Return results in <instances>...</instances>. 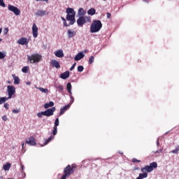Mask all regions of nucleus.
<instances>
[{"instance_id": "1", "label": "nucleus", "mask_w": 179, "mask_h": 179, "mask_svg": "<svg viewBox=\"0 0 179 179\" xmlns=\"http://www.w3.org/2000/svg\"><path fill=\"white\" fill-rule=\"evenodd\" d=\"M66 13L67 14L66 19L70 22L68 24L66 20L63 22V24L65 27H69V26L75 24V22H76V20L75 19V16H76V11L72 8H67L66 9Z\"/></svg>"}, {"instance_id": "2", "label": "nucleus", "mask_w": 179, "mask_h": 179, "mask_svg": "<svg viewBox=\"0 0 179 179\" xmlns=\"http://www.w3.org/2000/svg\"><path fill=\"white\" fill-rule=\"evenodd\" d=\"M103 24L99 20H94L90 26V33H99V30H101Z\"/></svg>"}, {"instance_id": "3", "label": "nucleus", "mask_w": 179, "mask_h": 179, "mask_svg": "<svg viewBox=\"0 0 179 179\" xmlns=\"http://www.w3.org/2000/svg\"><path fill=\"white\" fill-rule=\"evenodd\" d=\"M41 58H43V57L38 53H34L31 55H27V59L29 61L30 64H37L40 62Z\"/></svg>"}, {"instance_id": "4", "label": "nucleus", "mask_w": 179, "mask_h": 179, "mask_svg": "<svg viewBox=\"0 0 179 179\" xmlns=\"http://www.w3.org/2000/svg\"><path fill=\"white\" fill-rule=\"evenodd\" d=\"M55 111V107H52L51 108L47 109L45 111H42L37 113L38 118H43V115L45 117H51V115H54V112Z\"/></svg>"}, {"instance_id": "5", "label": "nucleus", "mask_w": 179, "mask_h": 179, "mask_svg": "<svg viewBox=\"0 0 179 179\" xmlns=\"http://www.w3.org/2000/svg\"><path fill=\"white\" fill-rule=\"evenodd\" d=\"M90 22H92L90 16H80L77 20V24L79 27H83V24H85V23H90Z\"/></svg>"}, {"instance_id": "6", "label": "nucleus", "mask_w": 179, "mask_h": 179, "mask_svg": "<svg viewBox=\"0 0 179 179\" xmlns=\"http://www.w3.org/2000/svg\"><path fill=\"white\" fill-rule=\"evenodd\" d=\"M8 9L10 12H13L15 16H19L21 13L20 10L13 5L8 4Z\"/></svg>"}, {"instance_id": "7", "label": "nucleus", "mask_w": 179, "mask_h": 179, "mask_svg": "<svg viewBox=\"0 0 179 179\" xmlns=\"http://www.w3.org/2000/svg\"><path fill=\"white\" fill-rule=\"evenodd\" d=\"M7 92L8 94V99H12V96L16 93V88L13 85L7 86Z\"/></svg>"}, {"instance_id": "8", "label": "nucleus", "mask_w": 179, "mask_h": 179, "mask_svg": "<svg viewBox=\"0 0 179 179\" xmlns=\"http://www.w3.org/2000/svg\"><path fill=\"white\" fill-rule=\"evenodd\" d=\"M25 142L27 145H29L30 146H36V145H37V143H36V138L33 136L27 138Z\"/></svg>"}, {"instance_id": "9", "label": "nucleus", "mask_w": 179, "mask_h": 179, "mask_svg": "<svg viewBox=\"0 0 179 179\" xmlns=\"http://www.w3.org/2000/svg\"><path fill=\"white\" fill-rule=\"evenodd\" d=\"M32 34L34 38H37V37H38V28L36 24H34L32 26Z\"/></svg>"}, {"instance_id": "10", "label": "nucleus", "mask_w": 179, "mask_h": 179, "mask_svg": "<svg viewBox=\"0 0 179 179\" xmlns=\"http://www.w3.org/2000/svg\"><path fill=\"white\" fill-rule=\"evenodd\" d=\"M17 44H20V45H27L29 44V39L27 38H20L17 41Z\"/></svg>"}, {"instance_id": "11", "label": "nucleus", "mask_w": 179, "mask_h": 179, "mask_svg": "<svg viewBox=\"0 0 179 179\" xmlns=\"http://www.w3.org/2000/svg\"><path fill=\"white\" fill-rule=\"evenodd\" d=\"M50 65L52 66H54L55 68H56L57 69L61 68V65L59 64V62L55 60V59H52L50 61Z\"/></svg>"}, {"instance_id": "12", "label": "nucleus", "mask_w": 179, "mask_h": 179, "mask_svg": "<svg viewBox=\"0 0 179 179\" xmlns=\"http://www.w3.org/2000/svg\"><path fill=\"white\" fill-rule=\"evenodd\" d=\"M35 15L36 16L41 17V16H45V15H47V11L44 10H38Z\"/></svg>"}, {"instance_id": "13", "label": "nucleus", "mask_w": 179, "mask_h": 179, "mask_svg": "<svg viewBox=\"0 0 179 179\" xmlns=\"http://www.w3.org/2000/svg\"><path fill=\"white\" fill-rule=\"evenodd\" d=\"M67 36H68V38H72V37H74V36H76V32L72 29H68Z\"/></svg>"}, {"instance_id": "14", "label": "nucleus", "mask_w": 179, "mask_h": 179, "mask_svg": "<svg viewBox=\"0 0 179 179\" xmlns=\"http://www.w3.org/2000/svg\"><path fill=\"white\" fill-rule=\"evenodd\" d=\"M55 57H57V58H62L64 57V50H57L56 52H55Z\"/></svg>"}, {"instance_id": "15", "label": "nucleus", "mask_w": 179, "mask_h": 179, "mask_svg": "<svg viewBox=\"0 0 179 179\" xmlns=\"http://www.w3.org/2000/svg\"><path fill=\"white\" fill-rule=\"evenodd\" d=\"M85 57V54L83 52H79L78 53L76 57H74L75 61H80V59H83Z\"/></svg>"}, {"instance_id": "16", "label": "nucleus", "mask_w": 179, "mask_h": 179, "mask_svg": "<svg viewBox=\"0 0 179 179\" xmlns=\"http://www.w3.org/2000/svg\"><path fill=\"white\" fill-rule=\"evenodd\" d=\"M70 107H71V103L62 108L60 109L59 115H62V114H64V113H65V111H66V110H69Z\"/></svg>"}, {"instance_id": "17", "label": "nucleus", "mask_w": 179, "mask_h": 179, "mask_svg": "<svg viewBox=\"0 0 179 179\" xmlns=\"http://www.w3.org/2000/svg\"><path fill=\"white\" fill-rule=\"evenodd\" d=\"M69 71H66V72L64 73H62L61 75H60V78L61 79H68V78H69Z\"/></svg>"}, {"instance_id": "18", "label": "nucleus", "mask_w": 179, "mask_h": 179, "mask_svg": "<svg viewBox=\"0 0 179 179\" xmlns=\"http://www.w3.org/2000/svg\"><path fill=\"white\" fill-rule=\"evenodd\" d=\"M78 15L79 17L85 16L86 15V10L83 8H80L78 9Z\"/></svg>"}, {"instance_id": "19", "label": "nucleus", "mask_w": 179, "mask_h": 179, "mask_svg": "<svg viewBox=\"0 0 179 179\" xmlns=\"http://www.w3.org/2000/svg\"><path fill=\"white\" fill-rule=\"evenodd\" d=\"M13 79H14V85H20V78L19 77L15 76V75H12Z\"/></svg>"}, {"instance_id": "20", "label": "nucleus", "mask_w": 179, "mask_h": 179, "mask_svg": "<svg viewBox=\"0 0 179 179\" xmlns=\"http://www.w3.org/2000/svg\"><path fill=\"white\" fill-rule=\"evenodd\" d=\"M87 15H90V16H94V15H96V9L95 8H90L87 10Z\"/></svg>"}, {"instance_id": "21", "label": "nucleus", "mask_w": 179, "mask_h": 179, "mask_svg": "<svg viewBox=\"0 0 179 179\" xmlns=\"http://www.w3.org/2000/svg\"><path fill=\"white\" fill-rule=\"evenodd\" d=\"M66 89H67V92L68 93H69L70 94H72V85L71 84V83H68L67 85H66Z\"/></svg>"}, {"instance_id": "22", "label": "nucleus", "mask_w": 179, "mask_h": 179, "mask_svg": "<svg viewBox=\"0 0 179 179\" xmlns=\"http://www.w3.org/2000/svg\"><path fill=\"white\" fill-rule=\"evenodd\" d=\"M10 163H6V164H4L3 166V169L5 171H9L10 169Z\"/></svg>"}, {"instance_id": "23", "label": "nucleus", "mask_w": 179, "mask_h": 179, "mask_svg": "<svg viewBox=\"0 0 179 179\" xmlns=\"http://www.w3.org/2000/svg\"><path fill=\"white\" fill-rule=\"evenodd\" d=\"M49 107H54V103L50 101L48 103H45L44 108H49Z\"/></svg>"}, {"instance_id": "24", "label": "nucleus", "mask_w": 179, "mask_h": 179, "mask_svg": "<svg viewBox=\"0 0 179 179\" xmlns=\"http://www.w3.org/2000/svg\"><path fill=\"white\" fill-rule=\"evenodd\" d=\"M36 89L40 90V92H42V93H48V89L47 88L37 87Z\"/></svg>"}, {"instance_id": "25", "label": "nucleus", "mask_w": 179, "mask_h": 179, "mask_svg": "<svg viewBox=\"0 0 179 179\" xmlns=\"http://www.w3.org/2000/svg\"><path fill=\"white\" fill-rule=\"evenodd\" d=\"M7 100H9L8 98L6 97H0V104H3V103H5V101H7Z\"/></svg>"}, {"instance_id": "26", "label": "nucleus", "mask_w": 179, "mask_h": 179, "mask_svg": "<svg viewBox=\"0 0 179 179\" xmlns=\"http://www.w3.org/2000/svg\"><path fill=\"white\" fill-rule=\"evenodd\" d=\"M52 139H54V136H51L50 138H49L47 141H45L44 145H48V143H50L51 142V141H52Z\"/></svg>"}, {"instance_id": "27", "label": "nucleus", "mask_w": 179, "mask_h": 179, "mask_svg": "<svg viewBox=\"0 0 179 179\" xmlns=\"http://www.w3.org/2000/svg\"><path fill=\"white\" fill-rule=\"evenodd\" d=\"M22 71L24 73H27L29 72V66H24L22 69Z\"/></svg>"}, {"instance_id": "28", "label": "nucleus", "mask_w": 179, "mask_h": 179, "mask_svg": "<svg viewBox=\"0 0 179 179\" xmlns=\"http://www.w3.org/2000/svg\"><path fill=\"white\" fill-rule=\"evenodd\" d=\"M94 62V56H90L89 58V64H92Z\"/></svg>"}, {"instance_id": "29", "label": "nucleus", "mask_w": 179, "mask_h": 179, "mask_svg": "<svg viewBox=\"0 0 179 179\" xmlns=\"http://www.w3.org/2000/svg\"><path fill=\"white\" fill-rule=\"evenodd\" d=\"M59 125V118H56L55 121V127L57 128V127H58Z\"/></svg>"}, {"instance_id": "30", "label": "nucleus", "mask_w": 179, "mask_h": 179, "mask_svg": "<svg viewBox=\"0 0 179 179\" xmlns=\"http://www.w3.org/2000/svg\"><path fill=\"white\" fill-rule=\"evenodd\" d=\"M57 133H58V128L54 127H53V131H52L53 135H57Z\"/></svg>"}, {"instance_id": "31", "label": "nucleus", "mask_w": 179, "mask_h": 179, "mask_svg": "<svg viewBox=\"0 0 179 179\" xmlns=\"http://www.w3.org/2000/svg\"><path fill=\"white\" fill-rule=\"evenodd\" d=\"M0 6H2V8L6 7V4H5V2L3 1V0H0Z\"/></svg>"}, {"instance_id": "32", "label": "nucleus", "mask_w": 179, "mask_h": 179, "mask_svg": "<svg viewBox=\"0 0 179 179\" xmlns=\"http://www.w3.org/2000/svg\"><path fill=\"white\" fill-rule=\"evenodd\" d=\"M83 69H85V68L83 67V66H78V72H83Z\"/></svg>"}, {"instance_id": "33", "label": "nucleus", "mask_w": 179, "mask_h": 179, "mask_svg": "<svg viewBox=\"0 0 179 179\" xmlns=\"http://www.w3.org/2000/svg\"><path fill=\"white\" fill-rule=\"evenodd\" d=\"M5 57H6V55L2 52H0V59L5 58Z\"/></svg>"}, {"instance_id": "34", "label": "nucleus", "mask_w": 179, "mask_h": 179, "mask_svg": "<svg viewBox=\"0 0 179 179\" xmlns=\"http://www.w3.org/2000/svg\"><path fill=\"white\" fill-rule=\"evenodd\" d=\"M179 152V148H176L175 150L171 151V153L177 154Z\"/></svg>"}, {"instance_id": "35", "label": "nucleus", "mask_w": 179, "mask_h": 179, "mask_svg": "<svg viewBox=\"0 0 179 179\" xmlns=\"http://www.w3.org/2000/svg\"><path fill=\"white\" fill-rule=\"evenodd\" d=\"M13 114H19V113H20V109H18V110L14 109L13 110Z\"/></svg>"}, {"instance_id": "36", "label": "nucleus", "mask_w": 179, "mask_h": 179, "mask_svg": "<svg viewBox=\"0 0 179 179\" xmlns=\"http://www.w3.org/2000/svg\"><path fill=\"white\" fill-rule=\"evenodd\" d=\"M133 163H141V160L137 159L136 158H134L132 159Z\"/></svg>"}, {"instance_id": "37", "label": "nucleus", "mask_w": 179, "mask_h": 179, "mask_svg": "<svg viewBox=\"0 0 179 179\" xmlns=\"http://www.w3.org/2000/svg\"><path fill=\"white\" fill-rule=\"evenodd\" d=\"M3 107L4 108H6V110H9V105L8 103H4Z\"/></svg>"}, {"instance_id": "38", "label": "nucleus", "mask_w": 179, "mask_h": 179, "mask_svg": "<svg viewBox=\"0 0 179 179\" xmlns=\"http://www.w3.org/2000/svg\"><path fill=\"white\" fill-rule=\"evenodd\" d=\"M75 66H76V63H74L72 66L70 68V71H73L75 69Z\"/></svg>"}, {"instance_id": "39", "label": "nucleus", "mask_w": 179, "mask_h": 179, "mask_svg": "<svg viewBox=\"0 0 179 179\" xmlns=\"http://www.w3.org/2000/svg\"><path fill=\"white\" fill-rule=\"evenodd\" d=\"M57 88L59 89V90H60V92H62V90H64V86L62 85H59Z\"/></svg>"}, {"instance_id": "40", "label": "nucleus", "mask_w": 179, "mask_h": 179, "mask_svg": "<svg viewBox=\"0 0 179 179\" xmlns=\"http://www.w3.org/2000/svg\"><path fill=\"white\" fill-rule=\"evenodd\" d=\"M3 121H8V117L6 115L2 116Z\"/></svg>"}, {"instance_id": "41", "label": "nucleus", "mask_w": 179, "mask_h": 179, "mask_svg": "<svg viewBox=\"0 0 179 179\" xmlns=\"http://www.w3.org/2000/svg\"><path fill=\"white\" fill-rule=\"evenodd\" d=\"M20 167H21V173H23V170H24V166H23V164H20Z\"/></svg>"}, {"instance_id": "42", "label": "nucleus", "mask_w": 179, "mask_h": 179, "mask_svg": "<svg viewBox=\"0 0 179 179\" xmlns=\"http://www.w3.org/2000/svg\"><path fill=\"white\" fill-rule=\"evenodd\" d=\"M106 16L108 19H110L111 17V13H107Z\"/></svg>"}, {"instance_id": "43", "label": "nucleus", "mask_w": 179, "mask_h": 179, "mask_svg": "<svg viewBox=\"0 0 179 179\" xmlns=\"http://www.w3.org/2000/svg\"><path fill=\"white\" fill-rule=\"evenodd\" d=\"M163 152L162 149L158 150L155 152V153H162Z\"/></svg>"}, {"instance_id": "44", "label": "nucleus", "mask_w": 179, "mask_h": 179, "mask_svg": "<svg viewBox=\"0 0 179 179\" xmlns=\"http://www.w3.org/2000/svg\"><path fill=\"white\" fill-rule=\"evenodd\" d=\"M71 101L69 104H71V106L72 103H73V101H74L73 96H71Z\"/></svg>"}, {"instance_id": "45", "label": "nucleus", "mask_w": 179, "mask_h": 179, "mask_svg": "<svg viewBox=\"0 0 179 179\" xmlns=\"http://www.w3.org/2000/svg\"><path fill=\"white\" fill-rule=\"evenodd\" d=\"M61 19H62V20L63 22H65V21L66 20L65 19V17H62Z\"/></svg>"}, {"instance_id": "46", "label": "nucleus", "mask_w": 179, "mask_h": 179, "mask_svg": "<svg viewBox=\"0 0 179 179\" xmlns=\"http://www.w3.org/2000/svg\"><path fill=\"white\" fill-rule=\"evenodd\" d=\"M6 33H8V31H9V29L8 28L5 29Z\"/></svg>"}, {"instance_id": "47", "label": "nucleus", "mask_w": 179, "mask_h": 179, "mask_svg": "<svg viewBox=\"0 0 179 179\" xmlns=\"http://www.w3.org/2000/svg\"><path fill=\"white\" fill-rule=\"evenodd\" d=\"M26 85H28L29 86H30V85H31V83H26Z\"/></svg>"}, {"instance_id": "48", "label": "nucleus", "mask_w": 179, "mask_h": 179, "mask_svg": "<svg viewBox=\"0 0 179 179\" xmlns=\"http://www.w3.org/2000/svg\"><path fill=\"white\" fill-rule=\"evenodd\" d=\"M143 2H147V3H149V1L147 0H143Z\"/></svg>"}, {"instance_id": "49", "label": "nucleus", "mask_w": 179, "mask_h": 179, "mask_svg": "<svg viewBox=\"0 0 179 179\" xmlns=\"http://www.w3.org/2000/svg\"><path fill=\"white\" fill-rule=\"evenodd\" d=\"M157 145L159 146V140L157 141Z\"/></svg>"}, {"instance_id": "50", "label": "nucleus", "mask_w": 179, "mask_h": 179, "mask_svg": "<svg viewBox=\"0 0 179 179\" xmlns=\"http://www.w3.org/2000/svg\"><path fill=\"white\" fill-rule=\"evenodd\" d=\"M2 33V28H0V34Z\"/></svg>"}, {"instance_id": "51", "label": "nucleus", "mask_w": 179, "mask_h": 179, "mask_svg": "<svg viewBox=\"0 0 179 179\" xmlns=\"http://www.w3.org/2000/svg\"><path fill=\"white\" fill-rule=\"evenodd\" d=\"M22 148H24V143H22Z\"/></svg>"}, {"instance_id": "52", "label": "nucleus", "mask_w": 179, "mask_h": 179, "mask_svg": "<svg viewBox=\"0 0 179 179\" xmlns=\"http://www.w3.org/2000/svg\"><path fill=\"white\" fill-rule=\"evenodd\" d=\"M24 177H26V173H24Z\"/></svg>"}, {"instance_id": "53", "label": "nucleus", "mask_w": 179, "mask_h": 179, "mask_svg": "<svg viewBox=\"0 0 179 179\" xmlns=\"http://www.w3.org/2000/svg\"><path fill=\"white\" fill-rule=\"evenodd\" d=\"M1 41H2V38H0V43H1Z\"/></svg>"}, {"instance_id": "54", "label": "nucleus", "mask_w": 179, "mask_h": 179, "mask_svg": "<svg viewBox=\"0 0 179 179\" xmlns=\"http://www.w3.org/2000/svg\"><path fill=\"white\" fill-rule=\"evenodd\" d=\"M103 1H107V0H103Z\"/></svg>"}, {"instance_id": "55", "label": "nucleus", "mask_w": 179, "mask_h": 179, "mask_svg": "<svg viewBox=\"0 0 179 179\" xmlns=\"http://www.w3.org/2000/svg\"><path fill=\"white\" fill-rule=\"evenodd\" d=\"M36 1H40V0H36Z\"/></svg>"}]
</instances>
